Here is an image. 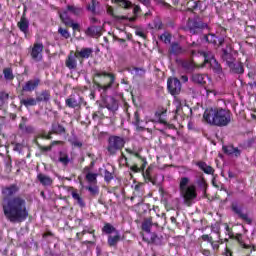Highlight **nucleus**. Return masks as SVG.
Wrapping results in <instances>:
<instances>
[{
	"mask_svg": "<svg viewBox=\"0 0 256 256\" xmlns=\"http://www.w3.org/2000/svg\"><path fill=\"white\" fill-rule=\"evenodd\" d=\"M20 191L21 186L17 183L2 187V213L6 221L13 225L25 223L29 219L27 200L23 196L17 195Z\"/></svg>",
	"mask_w": 256,
	"mask_h": 256,
	"instance_id": "f257e3e1",
	"label": "nucleus"
},
{
	"mask_svg": "<svg viewBox=\"0 0 256 256\" xmlns=\"http://www.w3.org/2000/svg\"><path fill=\"white\" fill-rule=\"evenodd\" d=\"M231 111L225 108L211 107L204 111L203 119L214 127H227L231 123Z\"/></svg>",
	"mask_w": 256,
	"mask_h": 256,
	"instance_id": "f03ea898",
	"label": "nucleus"
},
{
	"mask_svg": "<svg viewBox=\"0 0 256 256\" xmlns=\"http://www.w3.org/2000/svg\"><path fill=\"white\" fill-rule=\"evenodd\" d=\"M205 29L211 31L209 24L203 22V19L199 16L189 18L186 23V31H188L190 35H201Z\"/></svg>",
	"mask_w": 256,
	"mask_h": 256,
	"instance_id": "7ed1b4c3",
	"label": "nucleus"
},
{
	"mask_svg": "<svg viewBox=\"0 0 256 256\" xmlns=\"http://www.w3.org/2000/svg\"><path fill=\"white\" fill-rule=\"evenodd\" d=\"M189 185V178L183 177L180 180V191L181 195L186 203V205H191L193 199L197 198V191L195 190V186H187Z\"/></svg>",
	"mask_w": 256,
	"mask_h": 256,
	"instance_id": "20e7f679",
	"label": "nucleus"
},
{
	"mask_svg": "<svg viewBox=\"0 0 256 256\" xmlns=\"http://www.w3.org/2000/svg\"><path fill=\"white\" fill-rule=\"evenodd\" d=\"M94 77H103L105 82L103 84L93 80L94 85L98 88L99 91H103V93H107L109 89H112L113 85L115 84V76L112 73L95 71Z\"/></svg>",
	"mask_w": 256,
	"mask_h": 256,
	"instance_id": "39448f33",
	"label": "nucleus"
},
{
	"mask_svg": "<svg viewBox=\"0 0 256 256\" xmlns=\"http://www.w3.org/2000/svg\"><path fill=\"white\" fill-rule=\"evenodd\" d=\"M125 147V138L121 136L111 135L108 138L107 152L110 156L117 155L118 151H121Z\"/></svg>",
	"mask_w": 256,
	"mask_h": 256,
	"instance_id": "423d86ee",
	"label": "nucleus"
},
{
	"mask_svg": "<svg viewBox=\"0 0 256 256\" xmlns=\"http://www.w3.org/2000/svg\"><path fill=\"white\" fill-rule=\"evenodd\" d=\"M231 210L237 215L238 219H242L247 225H253V218L249 217V213H244L243 207L239 206L237 202L231 204Z\"/></svg>",
	"mask_w": 256,
	"mask_h": 256,
	"instance_id": "0eeeda50",
	"label": "nucleus"
},
{
	"mask_svg": "<svg viewBox=\"0 0 256 256\" xmlns=\"http://www.w3.org/2000/svg\"><path fill=\"white\" fill-rule=\"evenodd\" d=\"M167 89L173 96L181 93V81L178 78H168Z\"/></svg>",
	"mask_w": 256,
	"mask_h": 256,
	"instance_id": "6e6552de",
	"label": "nucleus"
},
{
	"mask_svg": "<svg viewBox=\"0 0 256 256\" xmlns=\"http://www.w3.org/2000/svg\"><path fill=\"white\" fill-rule=\"evenodd\" d=\"M65 105L69 109H79L81 105H83V97L70 95L68 98H66Z\"/></svg>",
	"mask_w": 256,
	"mask_h": 256,
	"instance_id": "1a4fd4ad",
	"label": "nucleus"
},
{
	"mask_svg": "<svg viewBox=\"0 0 256 256\" xmlns=\"http://www.w3.org/2000/svg\"><path fill=\"white\" fill-rule=\"evenodd\" d=\"M60 19L67 27H72L73 31H79L81 26L78 23L73 22V19L67 14V11L59 12Z\"/></svg>",
	"mask_w": 256,
	"mask_h": 256,
	"instance_id": "9d476101",
	"label": "nucleus"
},
{
	"mask_svg": "<svg viewBox=\"0 0 256 256\" xmlns=\"http://www.w3.org/2000/svg\"><path fill=\"white\" fill-rule=\"evenodd\" d=\"M221 58L223 61H225L227 67H229L231 63H234V61H237L235 56H233V48H231V46H227L226 48L222 49Z\"/></svg>",
	"mask_w": 256,
	"mask_h": 256,
	"instance_id": "9b49d317",
	"label": "nucleus"
},
{
	"mask_svg": "<svg viewBox=\"0 0 256 256\" xmlns=\"http://www.w3.org/2000/svg\"><path fill=\"white\" fill-rule=\"evenodd\" d=\"M41 53H43V43H35L30 54L33 61H36L37 63H39V61H42L43 54Z\"/></svg>",
	"mask_w": 256,
	"mask_h": 256,
	"instance_id": "f8f14e48",
	"label": "nucleus"
},
{
	"mask_svg": "<svg viewBox=\"0 0 256 256\" xmlns=\"http://www.w3.org/2000/svg\"><path fill=\"white\" fill-rule=\"evenodd\" d=\"M41 84V79L39 78H34L29 81H27L23 86H22V91L24 93H33L37 87Z\"/></svg>",
	"mask_w": 256,
	"mask_h": 256,
	"instance_id": "ddd939ff",
	"label": "nucleus"
},
{
	"mask_svg": "<svg viewBox=\"0 0 256 256\" xmlns=\"http://www.w3.org/2000/svg\"><path fill=\"white\" fill-rule=\"evenodd\" d=\"M76 57L80 63H83L85 59H89L93 55V48H82L81 50H77Z\"/></svg>",
	"mask_w": 256,
	"mask_h": 256,
	"instance_id": "4468645a",
	"label": "nucleus"
},
{
	"mask_svg": "<svg viewBox=\"0 0 256 256\" xmlns=\"http://www.w3.org/2000/svg\"><path fill=\"white\" fill-rule=\"evenodd\" d=\"M169 55H174L175 57H179V55H184L185 48L181 46L178 42H172L170 48L168 49Z\"/></svg>",
	"mask_w": 256,
	"mask_h": 256,
	"instance_id": "2eb2a0df",
	"label": "nucleus"
},
{
	"mask_svg": "<svg viewBox=\"0 0 256 256\" xmlns=\"http://www.w3.org/2000/svg\"><path fill=\"white\" fill-rule=\"evenodd\" d=\"M230 69V73L234 75H243L245 73V68L243 67V63L234 60L231 64L228 65Z\"/></svg>",
	"mask_w": 256,
	"mask_h": 256,
	"instance_id": "dca6fc26",
	"label": "nucleus"
},
{
	"mask_svg": "<svg viewBox=\"0 0 256 256\" xmlns=\"http://www.w3.org/2000/svg\"><path fill=\"white\" fill-rule=\"evenodd\" d=\"M18 29L24 33L25 37L29 35V19L25 17V14H23L20 18V21L17 23Z\"/></svg>",
	"mask_w": 256,
	"mask_h": 256,
	"instance_id": "f3484780",
	"label": "nucleus"
},
{
	"mask_svg": "<svg viewBox=\"0 0 256 256\" xmlns=\"http://www.w3.org/2000/svg\"><path fill=\"white\" fill-rule=\"evenodd\" d=\"M65 65L68 69L73 70L77 69V54L76 52L71 51L67 56Z\"/></svg>",
	"mask_w": 256,
	"mask_h": 256,
	"instance_id": "a211bd4d",
	"label": "nucleus"
},
{
	"mask_svg": "<svg viewBox=\"0 0 256 256\" xmlns=\"http://www.w3.org/2000/svg\"><path fill=\"white\" fill-rule=\"evenodd\" d=\"M176 63L178 65H181L182 69L187 71V73H193L195 71V63L189 61V60H181L177 59Z\"/></svg>",
	"mask_w": 256,
	"mask_h": 256,
	"instance_id": "6ab92c4d",
	"label": "nucleus"
},
{
	"mask_svg": "<svg viewBox=\"0 0 256 256\" xmlns=\"http://www.w3.org/2000/svg\"><path fill=\"white\" fill-rule=\"evenodd\" d=\"M27 117H22V122L19 124V129L23 132V133H35V128L31 125H27Z\"/></svg>",
	"mask_w": 256,
	"mask_h": 256,
	"instance_id": "aec40b11",
	"label": "nucleus"
},
{
	"mask_svg": "<svg viewBox=\"0 0 256 256\" xmlns=\"http://www.w3.org/2000/svg\"><path fill=\"white\" fill-rule=\"evenodd\" d=\"M37 180L43 187H51V185H53V179L43 173H38Z\"/></svg>",
	"mask_w": 256,
	"mask_h": 256,
	"instance_id": "412c9836",
	"label": "nucleus"
},
{
	"mask_svg": "<svg viewBox=\"0 0 256 256\" xmlns=\"http://www.w3.org/2000/svg\"><path fill=\"white\" fill-rule=\"evenodd\" d=\"M62 11H66L67 15L71 13V15H75V17H79V15H83V8L75 5H67L66 9Z\"/></svg>",
	"mask_w": 256,
	"mask_h": 256,
	"instance_id": "4be33fe9",
	"label": "nucleus"
},
{
	"mask_svg": "<svg viewBox=\"0 0 256 256\" xmlns=\"http://www.w3.org/2000/svg\"><path fill=\"white\" fill-rule=\"evenodd\" d=\"M223 151L226 155H234V157H241V150L235 148L233 145L223 146Z\"/></svg>",
	"mask_w": 256,
	"mask_h": 256,
	"instance_id": "5701e85b",
	"label": "nucleus"
},
{
	"mask_svg": "<svg viewBox=\"0 0 256 256\" xmlns=\"http://www.w3.org/2000/svg\"><path fill=\"white\" fill-rule=\"evenodd\" d=\"M20 99V104L24 105V107H26V109H29V107H35V105H37V98H33V97H28V98H21V96H19Z\"/></svg>",
	"mask_w": 256,
	"mask_h": 256,
	"instance_id": "b1692460",
	"label": "nucleus"
},
{
	"mask_svg": "<svg viewBox=\"0 0 256 256\" xmlns=\"http://www.w3.org/2000/svg\"><path fill=\"white\" fill-rule=\"evenodd\" d=\"M51 130L54 135H65L66 133L65 126L61 125L59 122H53Z\"/></svg>",
	"mask_w": 256,
	"mask_h": 256,
	"instance_id": "393cba45",
	"label": "nucleus"
},
{
	"mask_svg": "<svg viewBox=\"0 0 256 256\" xmlns=\"http://www.w3.org/2000/svg\"><path fill=\"white\" fill-rule=\"evenodd\" d=\"M88 37H101V27L99 26H90L85 31Z\"/></svg>",
	"mask_w": 256,
	"mask_h": 256,
	"instance_id": "a878e982",
	"label": "nucleus"
},
{
	"mask_svg": "<svg viewBox=\"0 0 256 256\" xmlns=\"http://www.w3.org/2000/svg\"><path fill=\"white\" fill-rule=\"evenodd\" d=\"M36 101L38 103H48V101H51V92L43 90L38 96H36Z\"/></svg>",
	"mask_w": 256,
	"mask_h": 256,
	"instance_id": "bb28decb",
	"label": "nucleus"
},
{
	"mask_svg": "<svg viewBox=\"0 0 256 256\" xmlns=\"http://www.w3.org/2000/svg\"><path fill=\"white\" fill-rule=\"evenodd\" d=\"M197 167H199V169H201L203 172L206 173V175H213V173H215V169H213V167L207 165V163L203 162V161H199L197 162Z\"/></svg>",
	"mask_w": 256,
	"mask_h": 256,
	"instance_id": "cd10ccee",
	"label": "nucleus"
},
{
	"mask_svg": "<svg viewBox=\"0 0 256 256\" xmlns=\"http://www.w3.org/2000/svg\"><path fill=\"white\" fill-rule=\"evenodd\" d=\"M128 73H131V75H134V77H145V69L139 68V67H128L127 68Z\"/></svg>",
	"mask_w": 256,
	"mask_h": 256,
	"instance_id": "c85d7f7f",
	"label": "nucleus"
},
{
	"mask_svg": "<svg viewBox=\"0 0 256 256\" xmlns=\"http://www.w3.org/2000/svg\"><path fill=\"white\" fill-rule=\"evenodd\" d=\"M121 241V234H119V232L116 233V235L108 236V245L109 247H117V243H119Z\"/></svg>",
	"mask_w": 256,
	"mask_h": 256,
	"instance_id": "c756f323",
	"label": "nucleus"
},
{
	"mask_svg": "<svg viewBox=\"0 0 256 256\" xmlns=\"http://www.w3.org/2000/svg\"><path fill=\"white\" fill-rule=\"evenodd\" d=\"M210 67L216 75H223V67L220 65L219 61L212 60Z\"/></svg>",
	"mask_w": 256,
	"mask_h": 256,
	"instance_id": "7c9ffc66",
	"label": "nucleus"
},
{
	"mask_svg": "<svg viewBox=\"0 0 256 256\" xmlns=\"http://www.w3.org/2000/svg\"><path fill=\"white\" fill-rule=\"evenodd\" d=\"M217 41H218L219 47H221V45H223V43H225V39L218 38L215 34L209 33L208 43H211L212 45H217Z\"/></svg>",
	"mask_w": 256,
	"mask_h": 256,
	"instance_id": "2f4dec72",
	"label": "nucleus"
},
{
	"mask_svg": "<svg viewBox=\"0 0 256 256\" xmlns=\"http://www.w3.org/2000/svg\"><path fill=\"white\" fill-rule=\"evenodd\" d=\"M193 83H196L197 85H205L207 82L205 81V76L203 74H193L191 78Z\"/></svg>",
	"mask_w": 256,
	"mask_h": 256,
	"instance_id": "473e14b6",
	"label": "nucleus"
},
{
	"mask_svg": "<svg viewBox=\"0 0 256 256\" xmlns=\"http://www.w3.org/2000/svg\"><path fill=\"white\" fill-rule=\"evenodd\" d=\"M100 5L101 3H99V1L91 0V3L87 5L86 9L93 15H97V8H99Z\"/></svg>",
	"mask_w": 256,
	"mask_h": 256,
	"instance_id": "72a5a7b5",
	"label": "nucleus"
},
{
	"mask_svg": "<svg viewBox=\"0 0 256 256\" xmlns=\"http://www.w3.org/2000/svg\"><path fill=\"white\" fill-rule=\"evenodd\" d=\"M201 55L204 57L205 63H209L210 65L213 61H217V59H215V55L211 51H203L201 52Z\"/></svg>",
	"mask_w": 256,
	"mask_h": 256,
	"instance_id": "f704fd0d",
	"label": "nucleus"
},
{
	"mask_svg": "<svg viewBox=\"0 0 256 256\" xmlns=\"http://www.w3.org/2000/svg\"><path fill=\"white\" fill-rule=\"evenodd\" d=\"M148 243H153L154 245H163V236L151 233Z\"/></svg>",
	"mask_w": 256,
	"mask_h": 256,
	"instance_id": "c9c22d12",
	"label": "nucleus"
},
{
	"mask_svg": "<svg viewBox=\"0 0 256 256\" xmlns=\"http://www.w3.org/2000/svg\"><path fill=\"white\" fill-rule=\"evenodd\" d=\"M102 233H105L106 235H111V233H119V230H117L110 223H105L103 228H102Z\"/></svg>",
	"mask_w": 256,
	"mask_h": 256,
	"instance_id": "e433bc0d",
	"label": "nucleus"
},
{
	"mask_svg": "<svg viewBox=\"0 0 256 256\" xmlns=\"http://www.w3.org/2000/svg\"><path fill=\"white\" fill-rule=\"evenodd\" d=\"M72 198L74 199V201L77 202V204L79 205V207H85V201H83V198L81 197V195L79 194V192H77V190H73L71 192Z\"/></svg>",
	"mask_w": 256,
	"mask_h": 256,
	"instance_id": "4c0bfd02",
	"label": "nucleus"
},
{
	"mask_svg": "<svg viewBox=\"0 0 256 256\" xmlns=\"http://www.w3.org/2000/svg\"><path fill=\"white\" fill-rule=\"evenodd\" d=\"M153 227V220L151 218L145 219L142 223V231L145 233H151V228Z\"/></svg>",
	"mask_w": 256,
	"mask_h": 256,
	"instance_id": "58836bf2",
	"label": "nucleus"
},
{
	"mask_svg": "<svg viewBox=\"0 0 256 256\" xmlns=\"http://www.w3.org/2000/svg\"><path fill=\"white\" fill-rule=\"evenodd\" d=\"M133 125H135L137 131H144L145 128L141 125V118L139 117V112H135L134 113V121H133Z\"/></svg>",
	"mask_w": 256,
	"mask_h": 256,
	"instance_id": "ea45409f",
	"label": "nucleus"
},
{
	"mask_svg": "<svg viewBox=\"0 0 256 256\" xmlns=\"http://www.w3.org/2000/svg\"><path fill=\"white\" fill-rule=\"evenodd\" d=\"M86 191H89L92 197H97L99 195V186L92 184L89 186H85Z\"/></svg>",
	"mask_w": 256,
	"mask_h": 256,
	"instance_id": "a19ab883",
	"label": "nucleus"
},
{
	"mask_svg": "<svg viewBox=\"0 0 256 256\" xmlns=\"http://www.w3.org/2000/svg\"><path fill=\"white\" fill-rule=\"evenodd\" d=\"M3 75L7 81H13V79H15V76L13 75V70L11 68H5L3 70Z\"/></svg>",
	"mask_w": 256,
	"mask_h": 256,
	"instance_id": "79ce46f5",
	"label": "nucleus"
},
{
	"mask_svg": "<svg viewBox=\"0 0 256 256\" xmlns=\"http://www.w3.org/2000/svg\"><path fill=\"white\" fill-rule=\"evenodd\" d=\"M5 163V171L6 173H11V170L13 169V160L11 159V156H8L4 159Z\"/></svg>",
	"mask_w": 256,
	"mask_h": 256,
	"instance_id": "37998d69",
	"label": "nucleus"
},
{
	"mask_svg": "<svg viewBox=\"0 0 256 256\" xmlns=\"http://www.w3.org/2000/svg\"><path fill=\"white\" fill-rule=\"evenodd\" d=\"M86 181H88V183H91L92 185H96L97 184V174L88 172L86 174Z\"/></svg>",
	"mask_w": 256,
	"mask_h": 256,
	"instance_id": "c03bdc74",
	"label": "nucleus"
},
{
	"mask_svg": "<svg viewBox=\"0 0 256 256\" xmlns=\"http://www.w3.org/2000/svg\"><path fill=\"white\" fill-rule=\"evenodd\" d=\"M9 100V94L5 91H0V107L5 105V102Z\"/></svg>",
	"mask_w": 256,
	"mask_h": 256,
	"instance_id": "a18cd8bd",
	"label": "nucleus"
},
{
	"mask_svg": "<svg viewBox=\"0 0 256 256\" xmlns=\"http://www.w3.org/2000/svg\"><path fill=\"white\" fill-rule=\"evenodd\" d=\"M191 11H197L198 9H201L203 2L201 0L193 1L192 3H189Z\"/></svg>",
	"mask_w": 256,
	"mask_h": 256,
	"instance_id": "49530a36",
	"label": "nucleus"
},
{
	"mask_svg": "<svg viewBox=\"0 0 256 256\" xmlns=\"http://www.w3.org/2000/svg\"><path fill=\"white\" fill-rule=\"evenodd\" d=\"M118 4L120 7H123V9H131V7H133V3L128 0H118Z\"/></svg>",
	"mask_w": 256,
	"mask_h": 256,
	"instance_id": "de8ad7c7",
	"label": "nucleus"
},
{
	"mask_svg": "<svg viewBox=\"0 0 256 256\" xmlns=\"http://www.w3.org/2000/svg\"><path fill=\"white\" fill-rule=\"evenodd\" d=\"M58 33L63 37L64 39H69L71 37V33H69V30L63 29L62 27L58 28Z\"/></svg>",
	"mask_w": 256,
	"mask_h": 256,
	"instance_id": "09e8293b",
	"label": "nucleus"
},
{
	"mask_svg": "<svg viewBox=\"0 0 256 256\" xmlns=\"http://www.w3.org/2000/svg\"><path fill=\"white\" fill-rule=\"evenodd\" d=\"M171 34H169L168 32L163 33L162 35H160V40L163 41V43H171Z\"/></svg>",
	"mask_w": 256,
	"mask_h": 256,
	"instance_id": "8fccbe9b",
	"label": "nucleus"
},
{
	"mask_svg": "<svg viewBox=\"0 0 256 256\" xmlns=\"http://www.w3.org/2000/svg\"><path fill=\"white\" fill-rule=\"evenodd\" d=\"M114 177H113V173L109 172L108 170L104 171V181L106 183H111V181H113Z\"/></svg>",
	"mask_w": 256,
	"mask_h": 256,
	"instance_id": "3c124183",
	"label": "nucleus"
},
{
	"mask_svg": "<svg viewBox=\"0 0 256 256\" xmlns=\"http://www.w3.org/2000/svg\"><path fill=\"white\" fill-rule=\"evenodd\" d=\"M14 145L13 151H16L17 153H23V144L21 143H12Z\"/></svg>",
	"mask_w": 256,
	"mask_h": 256,
	"instance_id": "603ef678",
	"label": "nucleus"
},
{
	"mask_svg": "<svg viewBox=\"0 0 256 256\" xmlns=\"http://www.w3.org/2000/svg\"><path fill=\"white\" fill-rule=\"evenodd\" d=\"M36 146H37L38 149H40V151H42L43 153H47V152L51 151V146H43V145H41L39 142H36Z\"/></svg>",
	"mask_w": 256,
	"mask_h": 256,
	"instance_id": "864d4df0",
	"label": "nucleus"
},
{
	"mask_svg": "<svg viewBox=\"0 0 256 256\" xmlns=\"http://www.w3.org/2000/svg\"><path fill=\"white\" fill-rule=\"evenodd\" d=\"M59 161H60V163H62V165L67 166V165H69V161H70L69 156H67V155L61 156L59 158Z\"/></svg>",
	"mask_w": 256,
	"mask_h": 256,
	"instance_id": "5fc2aeb1",
	"label": "nucleus"
},
{
	"mask_svg": "<svg viewBox=\"0 0 256 256\" xmlns=\"http://www.w3.org/2000/svg\"><path fill=\"white\" fill-rule=\"evenodd\" d=\"M198 186L201 189H205V187H207V183L205 182V179L201 178L197 181Z\"/></svg>",
	"mask_w": 256,
	"mask_h": 256,
	"instance_id": "6e6d98bb",
	"label": "nucleus"
},
{
	"mask_svg": "<svg viewBox=\"0 0 256 256\" xmlns=\"http://www.w3.org/2000/svg\"><path fill=\"white\" fill-rule=\"evenodd\" d=\"M202 241H207L208 243H213V237H211L207 234H204V235H202Z\"/></svg>",
	"mask_w": 256,
	"mask_h": 256,
	"instance_id": "4d7b16f0",
	"label": "nucleus"
},
{
	"mask_svg": "<svg viewBox=\"0 0 256 256\" xmlns=\"http://www.w3.org/2000/svg\"><path fill=\"white\" fill-rule=\"evenodd\" d=\"M146 177H147L148 181H150V183L157 185V182L155 181L153 176L151 174H149L148 172H146Z\"/></svg>",
	"mask_w": 256,
	"mask_h": 256,
	"instance_id": "13d9d810",
	"label": "nucleus"
},
{
	"mask_svg": "<svg viewBox=\"0 0 256 256\" xmlns=\"http://www.w3.org/2000/svg\"><path fill=\"white\" fill-rule=\"evenodd\" d=\"M235 240L240 244L243 245V235L237 234Z\"/></svg>",
	"mask_w": 256,
	"mask_h": 256,
	"instance_id": "bf43d9fd",
	"label": "nucleus"
},
{
	"mask_svg": "<svg viewBox=\"0 0 256 256\" xmlns=\"http://www.w3.org/2000/svg\"><path fill=\"white\" fill-rule=\"evenodd\" d=\"M133 13H134V15H139V13H141V7L135 5L133 7Z\"/></svg>",
	"mask_w": 256,
	"mask_h": 256,
	"instance_id": "052dcab7",
	"label": "nucleus"
},
{
	"mask_svg": "<svg viewBox=\"0 0 256 256\" xmlns=\"http://www.w3.org/2000/svg\"><path fill=\"white\" fill-rule=\"evenodd\" d=\"M88 157H90L92 159V161L88 167H90V169H93V167H95V159L93 158V154H88Z\"/></svg>",
	"mask_w": 256,
	"mask_h": 256,
	"instance_id": "680f3d73",
	"label": "nucleus"
},
{
	"mask_svg": "<svg viewBox=\"0 0 256 256\" xmlns=\"http://www.w3.org/2000/svg\"><path fill=\"white\" fill-rule=\"evenodd\" d=\"M226 231H228L229 237L230 239H235V237H237V235L235 236V234H233V232H231V229L229 228V226H226Z\"/></svg>",
	"mask_w": 256,
	"mask_h": 256,
	"instance_id": "e2e57ef3",
	"label": "nucleus"
},
{
	"mask_svg": "<svg viewBox=\"0 0 256 256\" xmlns=\"http://www.w3.org/2000/svg\"><path fill=\"white\" fill-rule=\"evenodd\" d=\"M53 134H54L53 131L50 132L49 134H43L42 139L51 140V139H53V137L51 136V135H53Z\"/></svg>",
	"mask_w": 256,
	"mask_h": 256,
	"instance_id": "0e129e2a",
	"label": "nucleus"
},
{
	"mask_svg": "<svg viewBox=\"0 0 256 256\" xmlns=\"http://www.w3.org/2000/svg\"><path fill=\"white\" fill-rule=\"evenodd\" d=\"M201 39L204 43H209V34H204Z\"/></svg>",
	"mask_w": 256,
	"mask_h": 256,
	"instance_id": "69168bd1",
	"label": "nucleus"
},
{
	"mask_svg": "<svg viewBox=\"0 0 256 256\" xmlns=\"http://www.w3.org/2000/svg\"><path fill=\"white\" fill-rule=\"evenodd\" d=\"M201 253H202V255H205V256H211V251H209L207 249H202Z\"/></svg>",
	"mask_w": 256,
	"mask_h": 256,
	"instance_id": "338daca9",
	"label": "nucleus"
},
{
	"mask_svg": "<svg viewBox=\"0 0 256 256\" xmlns=\"http://www.w3.org/2000/svg\"><path fill=\"white\" fill-rule=\"evenodd\" d=\"M248 85H249V87H250L251 89H256V81H254V82H249Z\"/></svg>",
	"mask_w": 256,
	"mask_h": 256,
	"instance_id": "774afa93",
	"label": "nucleus"
}]
</instances>
